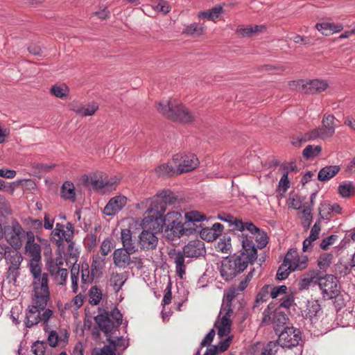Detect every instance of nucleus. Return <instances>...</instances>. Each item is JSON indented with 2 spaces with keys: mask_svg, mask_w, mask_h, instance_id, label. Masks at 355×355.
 I'll list each match as a JSON object with an SVG mask.
<instances>
[{
  "mask_svg": "<svg viewBox=\"0 0 355 355\" xmlns=\"http://www.w3.org/2000/svg\"><path fill=\"white\" fill-rule=\"evenodd\" d=\"M216 219L223 220V222H242L241 220L236 218L233 220V216L225 212H221L209 217H207L206 215L198 211H191L185 214V222H203L205 220L209 221Z\"/></svg>",
  "mask_w": 355,
  "mask_h": 355,
  "instance_id": "14",
  "label": "nucleus"
},
{
  "mask_svg": "<svg viewBox=\"0 0 355 355\" xmlns=\"http://www.w3.org/2000/svg\"><path fill=\"white\" fill-rule=\"evenodd\" d=\"M340 170L337 165L327 166L320 170L318 174V179L321 182H326L334 177Z\"/></svg>",
  "mask_w": 355,
  "mask_h": 355,
  "instance_id": "32",
  "label": "nucleus"
},
{
  "mask_svg": "<svg viewBox=\"0 0 355 355\" xmlns=\"http://www.w3.org/2000/svg\"><path fill=\"white\" fill-rule=\"evenodd\" d=\"M183 252L187 257L190 258L204 256L206 254L205 243L200 240L191 241L184 246Z\"/></svg>",
  "mask_w": 355,
  "mask_h": 355,
  "instance_id": "23",
  "label": "nucleus"
},
{
  "mask_svg": "<svg viewBox=\"0 0 355 355\" xmlns=\"http://www.w3.org/2000/svg\"><path fill=\"white\" fill-rule=\"evenodd\" d=\"M297 89L304 94H315L324 91L328 84L326 81L315 79L310 80H300L297 82Z\"/></svg>",
  "mask_w": 355,
  "mask_h": 355,
  "instance_id": "15",
  "label": "nucleus"
},
{
  "mask_svg": "<svg viewBox=\"0 0 355 355\" xmlns=\"http://www.w3.org/2000/svg\"><path fill=\"white\" fill-rule=\"evenodd\" d=\"M335 117L332 114H324L322 119V126L326 128L334 127Z\"/></svg>",
  "mask_w": 355,
  "mask_h": 355,
  "instance_id": "63",
  "label": "nucleus"
},
{
  "mask_svg": "<svg viewBox=\"0 0 355 355\" xmlns=\"http://www.w3.org/2000/svg\"><path fill=\"white\" fill-rule=\"evenodd\" d=\"M322 148L320 146H311L308 145L303 150V156L306 159H312L317 157L321 152Z\"/></svg>",
  "mask_w": 355,
  "mask_h": 355,
  "instance_id": "47",
  "label": "nucleus"
},
{
  "mask_svg": "<svg viewBox=\"0 0 355 355\" xmlns=\"http://www.w3.org/2000/svg\"><path fill=\"white\" fill-rule=\"evenodd\" d=\"M338 191L342 197L347 198L355 193V188L352 182H345L339 185Z\"/></svg>",
  "mask_w": 355,
  "mask_h": 355,
  "instance_id": "46",
  "label": "nucleus"
},
{
  "mask_svg": "<svg viewBox=\"0 0 355 355\" xmlns=\"http://www.w3.org/2000/svg\"><path fill=\"white\" fill-rule=\"evenodd\" d=\"M261 323L265 325H272L276 334L280 331V327L286 324L288 318L286 315L278 311H272L269 307L263 313Z\"/></svg>",
  "mask_w": 355,
  "mask_h": 355,
  "instance_id": "13",
  "label": "nucleus"
},
{
  "mask_svg": "<svg viewBox=\"0 0 355 355\" xmlns=\"http://www.w3.org/2000/svg\"><path fill=\"white\" fill-rule=\"evenodd\" d=\"M197 227L196 233L199 232L201 239L207 242H211L217 239L223 230L221 223H214L211 227H202L201 225Z\"/></svg>",
  "mask_w": 355,
  "mask_h": 355,
  "instance_id": "22",
  "label": "nucleus"
},
{
  "mask_svg": "<svg viewBox=\"0 0 355 355\" xmlns=\"http://www.w3.org/2000/svg\"><path fill=\"white\" fill-rule=\"evenodd\" d=\"M321 306L318 300H311L308 302L306 317H308L311 323L315 324L318 329L322 331V321L318 322V317L320 316Z\"/></svg>",
  "mask_w": 355,
  "mask_h": 355,
  "instance_id": "26",
  "label": "nucleus"
},
{
  "mask_svg": "<svg viewBox=\"0 0 355 355\" xmlns=\"http://www.w3.org/2000/svg\"><path fill=\"white\" fill-rule=\"evenodd\" d=\"M26 253L31 258L29 263L31 273L33 276L32 284H49V275L42 272L41 248L39 244L34 243V239H28L26 246Z\"/></svg>",
  "mask_w": 355,
  "mask_h": 355,
  "instance_id": "3",
  "label": "nucleus"
},
{
  "mask_svg": "<svg viewBox=\"0 0 355 355\" xmlns=\"http://www.w3.org/2000/svg\"><path fill=\"white\" fill-rule=\"evenodd\" d=\"M184 255V252L175 250H173L168 253L169 258L175 264V272L181 279L183 278L186 272Z\"/></svg>",
  "mask_w": 355,
  "mask_h": 355,
  "instance_id": "27",
  "label": "nucleus"
},
{
  "mask_svg": "<svg viewBox=\"0 0 355 355\" xmlns=\"http://www.w3.org/2000/svg\"><path fill=\"white\" fill-rule=\"evenodd\" d=\"M312 208L310 205H307V202H304L302 207L298 209L301 211L303 218L306 221H311L312 220Z\"/></svg>",
  "mask_w": 355,
  "mask_h": 355,
  "instance_id": "58",
  "label": "nucleus"
},
{
  "mask_svg": "<svg viewBox=\"0 0 355 355\" xmlns=\"http://www.w3.org/2000/svg\"><path fill=\"white\" fill-rule=\"evenodd\" d=\"M127 280L126 272L114 273L113 272L110 279V286L113 288L114 292L118 293Z\"/></svg>",
  "mask_w": 355,
  "mask_h": 355,
  "instance_id": "35",
  "label": "nucleus"
},
{
  "mask_svg": "<svg viewBox=\"0 0 355 355\" xmlns=\"http://www.w3.org/2000/svg\"><path fill=\"white\" fill-rule=\"evenodd\" d=\"M73 234V226L72 223H56V227L52 232V238L55 240L58 245H61L62 240H65L69 243L67 250V254L71 259L76 260L79 255L78 248L74 247V243L71 242V239Z\"/></svg>",
  "mask_w": 355,
  "mask_h": 355,
  "instance_id": "6",
  "label": "nucleus"
},
{
  "mask_svg": "<svg viewBox=\"0 0 355 355\" xmlns=\"http://www.w3.org/2000/svg\"><path fill=\"white\" fill-rule=\"evenodd\" d=\"M234 225L236 227H237L239 231L241 232V235H239V240L241 241V236L243 234L248 235V236H250L252 240L254 239V236H249L247 233L245 232V228L247 231H249L251 232L252 234H254V233H258L259 237L258 236H256L255 239L258 242V246L261 248H264L267 243H268V239L266 234L262 233L259 234V229L257 227L254 223H230V226Z\"/></svg>",
  "mask_w": 355,
  "mask_h": 355,
  "instance_id": "18",
  "label": "nucleus"
},
{
  "mask_svg": "<svg viewBox=\"0 0 355 355\" xmlns=\"http://www.w3.org/2000/svg\"><path fill=\"white\" fill-rule=\"evenodd\" d=\"M157 196L162 201L159 203H162L166 207V205H173L175 203L177 200V197L175 193L171 191H162L157 193Z\"/></svg>",
  "mask_w": 355,
  "mask_h": 355,
  "instance_id": "42",
  "label": "nucleus"
},
{
  "mask_svg": "<svg viewBox=\"0 0 355 355\" xmlns=\"http://www.w3.org/2000/svg\"><path fill=\"white\" fill-rule=\"evenodd\" d=\"M87 182L96 190H102L105 189L104 180L102 178H98L96 176H93L89 179L87 178Z\"/></svg>",
  "mask_w": 355,
  "mask_h": 355,
  "instance_id": "54",
  "label": "nucleus"
},
{
  "mask_svg": "<svg viewBox=\"0 0 355 355\" xmlns=\"http://www.w3.org/2000/svg\"><path fill=\"white\" fill-rule=\"evenodd\" d=\"M301 339L300 329L293 327H286L279 333L277 343L283 348H292L298 345Z\"/></svg>",
  "mask_w": 355,
  "mask_h": 355,
  "instance_id": "9",
  "label": "nucleus"
},
{
  "mask_svg": "<svg viewBox=\"0 0 355 355\" xmlns=\"http://www.w3.org/2000/svg\"><path fill=\"white\" fill-rule=\"evenodd\" d=\"M286 262L291 266L293 270H302L306 268L308 258L305 255L299 256L295 250H289L285 256Z\"/></svg>",
  "mask_w": 355,
  "mask_h": 355,
  "instance_id": "21",
  "label": "nucleus"
},
{
  "mask_svg": "<svg viewBox=\"0 0 355 355\" xmlns=\"http://www.w3.org/2000/svg\"><path fill=\"white\" fill-rule=\"evenodd\" d=\"M235 289H232L228 291L226 294L225 299L223 300L220 309H225L227 310L230 311V312L233 313V310L232 309V300L235 297Z\"/></svg>",
  "mask_w": 355,
  "mask_h": 355,
  "instance_id": "51",
  "label": "nucleus"
},
{
  "mask_svg": "<svg viewBox=\"0 0 355 355\" xmlns=\"http://www.w3.org/2000/svg\"><path fill=\"white\" fill-rule=\"evenodd\" d=\"M278 343L270 342L268 343L261 355H275L278 349Z\"/></svg>",
  "mask_w": 355,
  "mask_h": 355,
  "instance_id": "60",
  "label": "nucleus"
},
{
  "mask_svg": "<svg viewBox=\"0 0 355 355\" xmlns=\"http://www.w3.org/2000/svg\"><path fill=\"white\" fill-rule=\"evenodd\" d=\"M156 11L162 12L164 14L168 13L170 11L169 6L165 1H159L153 6Z\"/></svg>",
  "mask_w": 355,
  "mask_h": 355,
  "instance_id": "64",
  "label": "nucleus"
},
{
  "mask_svg": "<svg viewBox=\"0 0 355 355\" xmlns=\"http://www.w3.org/2000/svg\"><path fill=\"white\" fill-rule=\"evenodd\" d=\"M231 243L230 238L220 239L216 244V248L218 252L228 254L230 253Z\"/></svg>",
  "mask_w": 355,
  "mask_h": 355,
  "instance_id": "49",
  "label": "nucleus"
},
{
  "mask_svg": "<svg viewBox=\"0 0 355 355\" xmlns=\"http://www.w3.org/2000/svg\"><path fill=\"white\" fill-rule=\"evenodd\" d=\"M130 254L123 248L115 250L113 253L114 264L119 268H125L130 263Z\"/></svg>",
  "mask_w": 355,
  "mask_h": 355,
  "instance_id": "29",
  "label": "nucleus"
},
{
  "mask_svg": "<svg viewBox=\"0 0 355 355\" xmlns=\"http://www.w3.org/2000/svg\"><path fill=\"white\" fill-rule=\"evenodd\" d=\"M335 132V128H328L322 126L311 130L307 133V139L305 140H313L318 138L325 139L331 137Z\"/></svg>",
  "mask_w": 355,
  "mask_h": 355,
  "instance_id": "28",
  "label": "nucleus"
},
{
  "mask_svg": "<svg viewBox=\"0 0 355 355\" xmlns=\"http://www.w3.org/2000/svg\"><path fill=\"white\" fill-rule=\"evenodd\" d=\"M173 162L178 166V175L193 171L199 164L198 159L194 154H176L173 157Z\"/></svg>",
  "mask_w": 355,
  "mask_h": 355,
  "instance_id": "12",
  "label": "nucleus"
},
{
  "mask_svg": "<svg viewBox=\"0 0 355 355\" xmlns=\"http://www.w3.org/2000/svg\"><path fill=\"white\" fill-rule=\"evenodd\" d=\"M177 169L168 163H164L159 165L155 168L156 175L159 177H168L171 176L176 173Z\"/></svg>",
  "mask_w": 355,
  "mask_h": 355,
  "instance_id": "41",
  "label": "nucleus"
},
{
  "mask_svg": "<svg viewBox=\"0 0 355 355\" xmlns=\"http://www.w3.org/2000/svg\"><path fill=\"white\" fill-rule=\"evenodd\" d=\"M98 109V105L96 103H92L87 105H83V116H92Z\"/></svg>",
  "mask_w": 355,
  "mask_h": 355,
  "instance_id": "57",
  "label": "nucleus"
},
{
  "mask_svg": "<svg viewBox=\"0 0 355 355\" xmlns=\"http://www.w3.org/2000/svg\"><path fill=\"white\" fill-rule=\"evenodd\" d=\"M51 275L53 277L58 285H64L68 277V271L60 267L58 263L51 266L49 269Z\"/></svg>",
  "mask_w": 355,
  "mask_h": 355,
  "instance_id": "30",
  "label": "nucleus"
},
{
  "mask_svg": "<svg viewBox=\"0 0 355 355\" xmlns=\"http://www.w3.org/2000/svg\"><path fill=\"white\" fill-rule=\"evenodd\" d=\"M157 111L169 119L182 123H189L193 120L194 116L177 99L162 101L157 103Z\"/></svg>",
  "mask_w": 355,
  "mask_h": 355,
  "instance_id": "4",
  "label": "nucleus"
},
{
  "mask_svg": "<svg viewBox=\"0 0 355 355\" xmlns=\"http://www.w3.org/2000/svg\"><path fill=\"white\" fill-rule=\"evenodd\" d=\"M318 285L324 299L335 298L340 293L338 280L332 275H326L324 277H320L318 280Z\"/></svg>",
  "mask_w": 355,
  "mask_h": 355,
  "instance_id": "8",
  "label": "nucleus"
},
{
  "mask_svg": "<svg viewBox=\"0 0 355 355\" xmlns=\"http://www.w3.org/2000/svg\"><path fill=\"white\" fill-rule=\"evenodd\" d=\"M127 203V198L124 196H116L112 198L103 209L107 216H113L121 211Z\"/></svg>",
  "mask_w": 355,
  "mask_h": 355,
  "instance_id": "25",
  "label": "nucleus"
},
{
  "mask_svg": "<svg viewBox=\"0 0 355 355\" xmlns=\"http://www.w3.org/2000/svg\"><path fill=\"white\" fill-rule=\"evenodd\" d=\"M17 248L7 250L5 258L9 264L8 273L15 279L19 276V269L23 260L20 252L17 250Z\"/></svg>",
  "mask_w": 355,
  "mask_h": 355,
  "instance_id": "19",
  "label": "nucleus"
},
{
  "mask_svg": "<svg viewBox=\"0 0 355 355\" xmlns=\"http://www.w3.org/2000/svg\"><path fill=\"white\" fill-rule=\"evenodd\" d=\"M232 342V338H225L224 340H220L218 345H212L208 348L204 355H216L218 351L225 352L229 347Z\"/></svg>",
  "mask_w": 355,
  "mask_h": 355,
  "instance_id": "37",
  "label": "nucleus"
},
{
  "mask_svg": "<svg viewBox=\"0 0 355 355\" xmlns=\"http://www.w3.org/2000/svg\"><path fill=\"white\" fill-rule=\"evenodd\" d=\"M315 28L324 35H329L335 33L340 32L343 29L341 24H334L329 22L318 23L315 24Z\"/></svg>",
  "mask_w": 355,
  "mask_h": 355,
  "instance_id": "31",
  "label": "nucleus"
},
{
  "mask_svg": "<svg viewBox=\"0 0 355 355\" xmlns=\"http://www.w3.org/2000/svg\"><path fill=\"white\" fill-rule=\"evenodd\" d=\"M112 317L113 320L115 321V326L118 329V327L122 323V319L123 315L121 313L120 311L118 309H114L111 313L109 317Z\"/></svg>",
  "mask_w": 355,
  "mask_h": 355,
  "instance_id": "62",
  "label": "nucleus"
},
{
  "mask_svg": "<svg viewBox=\"0 0 355 355\" xmlns=\"http://www.w3.org/2000/svg\"><path fill=\"white\" fill-rule=\"evenodd\" d=\"M241 239L242 248L240 254L222 261L220 272L225 281L231 280L242 272L249 263H252L257 258V248L252 239L243 234Z\"/></svg>",
  "mask_w": 355,
  "mask_h": 355,
  "instance_id": "1",
  "label": "nucleus"
},
{
  "mask_svg": "<svg viewBox=\"0 0 355 355\" xmlns=\"http://www.w3.org/2000/svg\"><path fill=\"white\" fill-rule=\"evenodd\" d=\"M291 271H293V269H291V266H289L288 262H286V259H284L283 263L277 270L276 275L277 278L279 280H284L288 277Z\"/></svg>",
  "mask_w": 355,
  "mask_h": 355,
  "instance_id": "44",
  "label": "nucleus"
},
{
  "mask_svg": "<svg viewBox=\"0 0 355 355\" xmlns=\"http://www.w3.org/2000/svg\"><path fill=\"white\" fill-rule=\"evenodd\" d=\"M290 187V181L288 180V172H285L279 181V189L285 193Z\"/></svg>",
  "mask_w": 355,
  "mask_h": 355,
  "instance_id": "61",
  "label": "nucleus"
},
{
  "mask_svg": "<svg viewBox=\"0 0 355 355\" xmlns=\"http://www.w3.org/2000/svg\"><path fill=\"white\" fill-rule=\"evenodd\" d=\"M332 259L333 254L331 253L322 254L318 261L319 268L322 270H325L331 263Z\"/></svg>",
  "mask_w": 355,
  "mask_h": 355,
  "instance_id": "48",
  "label": "nucleus"
},
{
  "mask_svg": "<svg viewBox=\"0 0 355 355\" xmlns=\"http://www.w3.org/2000/svg\"><path fill=\"white\" fill-rule=\"evenodd\" d=\"M319 215L323 220H330L332 217L331 204L327 201L321 202L319 207Z\"/></svg>",
  "mask_w": 355,
  "mask_h": 355,
  "instance_id": "43",
  "label": "nucleus"
},
{
  "mask_svg": "<svg viewBox=\"0 0 355 355\" xmlns=\"http://www.w3.org/2000/svg\"><path fill=\"white\" fill-rule=\"evenodd\" d=\"M94 320L99 329L105 334L106 338L110 336L111 334H115L116 331H119L116 327L114 322L110 320V318L107 313L105 315H98L94 318Z\"/></svg>",
  "mask_w": 355,
  "mask_h": 355,
  "instance_id": "24",
  "label": "nucleus"
},
{
  "mask_svg": "<svg viewBox=\"0 0 355 355\" xmlns=\"http://www.w3.org/2000/svg\"><path fill=\"white\" fill-rule=\"evenodd\" d=\"M337 239H338L337 235L332 234V235L322 239L320 244V246L322 250H326L328 249V248L330 245H332L333 244H334V243L336 242Z\"/></svg>",
  "mask_w": 355,
  "mask_h": 355,
  "instance_id": "59",
  "label": "nucleus"
},
{
  "mask_svg": "<svg viewBox=\"0 0 355 355\" xmlns=\"http://www.w3.org/2000/svg\"><path fill=\"white\" fill-rule=\"evenodd\" d=\"M180 219H182V214L178 211H172L165 216L163 215L161 222H178Z\"/></svg>",
  "mask_w": 355,
  "mask_h": 355,
  "instance_id": "53",
  "label": "nucleus"
},
{
  "mask_svg": "<svg viewBox=\"0 0 355 355\" xmlns=\"http://www.w3.org/2000/svg\"><path fill=\"white\" fill-rule=\"evenodd\" d=\"M61 196L65 200L74 202L76 200L75 188L73 183L65 182L61 188Z\"/></svg>",
  "mask_w": 355,
  "mask_h": 355,
  "instance_id": "39",
  "label": "nucleus"
},
{
  "mask_svg": "<svg viewBox=\"0 0 355 355\" xmlns=\"http://www.w3.org/2000/svg\"><path fill=\"white\" fill-rule=\"evenodd\" d=\"M288 288L286 286L282 285L272 288L270 291V297L273 299L280 296H284L287 293Z\"/></svg>",
  "mask_w": 355,
  "mask_h": 355,
  "instance_id": "55",
  "label": "nucleus"
},
{
  "mask_svg": "<svg viewBox=\"0 0 355 355\" xmlns=\"http://www.w3.org/2000/svg\"><path fill=\"white\" fill-rule=\"evenodd\" d=\"M205 31L204 24H200L198 23H193L189 26H187L184 29V33L189 35H201Z\"/></svg>",
  "mask_w": 355,
  "mask_h": 355,
  "instance_id": "45",
  "label": "nucleus"
},
{
  "mask_svg": "<svg viewBox=\"0 0 355 355\" xmlns=\"http://www.w3.org/2000/svg\"><path fill=\"white\" fill-rule=\"evenodd\" d=\"M166 207L157 200H153L144 212L141 222H159L162 221Z\"/></svg>",
  "mask_w": 355,
  "mask_h": 355,
  "instance_id": "16",
  "label": "nucleus"
},
{
  "mask_svg": "<svg viewBox=\"0 0 355 355\" xmlns=\"http://www.w3.org/2000/svg\"><path fill=\"white\" fill-rule=\"evenodd\" d=\"M113 335L111 334L107 338V340L112 346L105 345L101 349L95 348L92 352V355H116V349L124 350L128 347V342L123 336H113Z\"/></svg>",
  "mask_w": 355,
  "mask_h": 355,
  "instance_id": "11",
  "label": "nucleus"
},
{
  "mask_svg": "<svg viewBox=\"0 0 355 355\" xmlns=\"http://www.w3.org/2000/svg\"><path fill=\"white\" fill-rule=\"evenodd\" d=\"M6 241L14 248H19L22 245V239L25 237V232L19 223L12 226H6L4 236Z\"/></svg>",
  "mask_w": 355,
  "mask_h": 355,
  "instance_id": "17",
  "label": "nucleus"
},
{
  "mask_svg": "<svg viewBox=\"0 0 355 355\" xmlns=\"http://www.w3.org/2000/svg\"><path fill=\"white\" fill-rule=\"evenodd\" d=\"M321 227L320 223H314L311 230L309 236L303 241L302 250L307 252L312 247V243L319 238Z\"/></svg>",
  "mask_w": 355,
  "mask_h": 355,
  "instance_id": "33",
  "label": "nucleus"
},
{
  "mask_svg": "<svg viewBox=\"0 0 355 355\" xmlns=\"http://www.w3.org/2000/svg\"><path fill=\"white\" fill-rule=\"evenodd\" d=\"M51 92L56 97L62 98L68 95L69 89L66 85H55L51 88Z\"/></svg>",
  "mask_w": 355,
  "mask_h": 355,
  "instance_id": "50",
  "label": "nucleus"
},
{
  "mask_svg": "<svg viewBox=\"0 0 355 355\" xmlns=\"http://www.w3.org/2000/svg\"><path fill=\"white\" fill-rule=\"evenodd\" d=\"M157 232L148 230H144L139 236L138 243L141 250H150L156 248L158 244Z\"/></svg>",
  "mask_w": 355,
  "mask_h": 355,
  "instance_id": "20",
  "label": "nucleus"
},
{
  "mask_svg": "<svg viewBox=\"0 0 355 355\" xmlns=\"http://www.w3.org/2000/svg\"><path fill=\"white\" fill-rule=\"evenodd\" d=\"M223 7L220 5H216L209 10L198 12V16L200 18L215 21L223 13Z\"/></svg>",
  "mask_w": 355,
  "mask_h": 355,
  "instance_id": "34",
  "label": "nucleus"
},
{
  "mask_svg": "<svg viewBox=\"0 0 355 355\" xmlns=\"http://www.w3.org/2000/svg\"><path fill=\"white\" fill-rule=\"evenodd\" d=\"M304 203L302 197L295 191H292L289 193L286 200L288 207L295 209H299L300 207H302Z\"/></svg>",
  "mask_w": 355,
  "mask_h": 355,
  "instance_id": "40",
  "label": "nucleus"
},
{
  "mask_svg": "<svg viewBox=\"0 0 355 355\" xmlns=\"http://www.w3.org/2000/svg\"><path fill=\"white\" fill-rule=\"evenodd\" d=\"M319 277H320L314 272L304 275L299 282V288L300 290H305L312 286L318 284Z\"/></svg>",
  "mask_w": 355,
  "mask_h": 355,
  "instance_id": "36",
  "label": "nucleus"
},
{
  "mask_svg": "<svg viewBox=\"0 0 355 355\" xmlns=\"http://www.w3.org/2000/svg\"><path fill=\"white\" fill-rule=\"evenodd\" d=\"M96 261H94L92 262V271H90L87 263H83L80 270L79 266H73L71 269V290L73 294H76L78 291L80 275L81 277L80 286L83 292L86 291L87 285L93 282L94 270L96 269Z\"/></svg>",
  "mask_w": 355,
  "mask_h": 355,
  "instance_id": "5",
  "label": "nucleus"
},
{
  "mask_svg": "<svg viewBox=\"0 0 355 355\" xmlns=\"http://www.w3.org/2000/svg\"><path fill=\"white\" fill-rule=\"evenodd\" d=\"M46 344L43 341H36L31 346V351L35 355H44Z\"/></svg>",
  "mask_w": 355,
  "mask_h": 355,
  "instance_id": "56",
  "label": "nucleus"
},
{
  "mask_svg": "<svg viewBox=\"0 0 355 355\" xmlns=\"http://www.w3.org/2000/svg\"><path fill=\"white\" fill-rule=\"evenodd\" d=\"M232 312L230 309H220L217 320L214 323V327L217 329L218 336L222 339L223 337H231L230 334L232 329V321L231 319Z\"/></svg>",
  "mask_w": 355,
  "mask_h": 355,
  "instance_id": "10",
  "label": "nucleus"
},
{
  "mask_svg": "<svg viewBox=\"0 0 355 355\" xmlns=\"http://www.w3.org/2000/svg\"><path fill=\"white\" fill-rule=\"evenodd\" d=\"M89 302L92 306L99 304L105 296L103 295L102 291L96 286L91 287L88 292Z\"/></svg>",
  "mask_w": 355,
  "mask_h": 355,
  "instance_id": "38",
  "label": "nucleus"
},
{
  "mask_svg": "<svg viewBox=\"0 0 355 355\" xmlns=\"http://www.w3.org/2000/svg\"><path fill=\"white\" fill-rule=\"evenodd\" d=\"M235 289H232L228 291L226 294L225 299L223 300L220 309H225L227 310L230 311V312L233 313V310L232 309V300L235 297Z\"/></svg>",
  "mask_w": 355,
  "mask_h": 355,
  "instance_id": "52",
  "label": "nucleus"
},
{
  "mask_svg": "<svg viewBox=\"0 0 355 355\" xmlns=\"http://www.w3.org/2000/svg\"><path fill=\"white\" fill-rule=\"evenodd\" d=\"M32 304L26 310L24 323L26 327L31 328L40 321V313L46 306L50 298L49 284H31Z\"/></svg>",
  "mask_w": 355,
  "mask_h": 355,
  "instance_id": "2",
  "label": "nucleus"
},
{
  "mask_svg": "<svg viewBox=\"0 0 355 355\" xmlns=\"http://www.w3.org/2000/svg\"><path fill=\"white\" fill-rule=\"evenodd\" d=\"M161 228L166 239L175 241L182 236L195 234L198 227L196 223H162Z\"/></svg>",
  "mask_w": 355,
  "mask_h": 355,
  "instance_id": "7",
  "label": "nucleus"
}]
</instances>
